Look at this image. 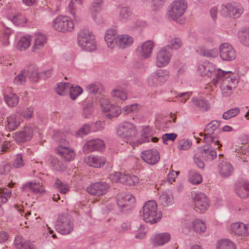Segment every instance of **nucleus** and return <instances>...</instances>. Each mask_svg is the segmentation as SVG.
Segmentation results:
<instances>
[{
  "label": "nucleus",
  "mask_w": 249,
  "mask_h": 249,
  "mask_svg": "<svg viewBox=\"0 0 249 249\" xmlns=\"http://www.w3.org/2000/svg\"><path fill=\"white\" fill-rule=\"evenodd\" d=\"M90 127L89 125L85 124L83 125L75 133V136L78 137H83L89 133Z\"/></svg>",
  "instance_id": "nucleus-61"
},
{
  "label": "nucleus",
  "mask_w": 249,
  "mask_h": 249,
  "mask_svg": "<svg viewBox=\"0 0 249 249\" xmlns=\"http://www.w3.org/2000/svg\"><path fill=\"white\" fill-rule=\"evenodd\" d=\"M22 190L25 192H28L31 191L35 194L41 193L44 192L43 187L39 183L32 182H29L25 184L22 187Z\"/></svg>",
  "instance_id": "nucleus-30"
},
{
  "label": "nucleus",
  "mask_w": 249,
  "mask_h": 249,
  "mask_svg": "<svg viewBox=\"0 0 249 249\" xmlns=\"http://www.w3.org/2000/svg\"><path fill=\"white\" fill-rule=\"evenodd\" d=\"M33 134V128L30 126H26L21 130L15 133L14 139L18 143H23L30 141Z\"/></svg>",
  "instance_id": "nucleus-18"
},
{
  "label": "nucleus",
  "mask_w": 249,
  "mask_h": 249,
  "mask_svg": "<svg viewBox=\"0 0 249 249\" xmlns=\"http://www.w3.org/2000/svg\"><path fill=\"white\" fill-rule=\"evenodd\" d=\"M139 182V178L136 176H131L123 174L121 178V183L128 186H134Z\"/></svg>",
  "instance_id": "nucleus-37"
},
{
  "label": "nucleus",
  "mask_w": 249,
  "mask_h": 249,
  "mask_svg": "<svg viewBox=\"0 0 249 249\" xmlns=\"http://www.w3.org/2000/svg\"><path fill=\"white\" fill-rule=\"evenodd\" d=\"M238 37L243 44L249 46V28L240 31L238 33Z\"/></svg>",
  "instance_id": "nucleus-48"
},
{
  "label": "nucleus",
  "mask_w": 249,
  "mask_h": 249,
  "mask_svg": "<svg viewBox=\"0 0 249 249\" xmlns=\"http://www.w3.org/2000/svg\"><path fill=\"white\" fill-rule=\"evenodd\" d=\"M49 160L50 165L56 171H63L66 168L65 162L56 157L51 156Z\"/></svg>",
  "instance_id": "nucleus-34"
},
{
  "label": "nucleus",
  "mask_w": 249,
  "mask_h": 249,
  "mask_svg": "<svg viewBox=\"0 0 249 249\" xmlns=\"http://www.w3.org/2000/svg\"><path fill=\"white\" fill-rule=\"evenodd\" d=\"M159 201L163 206H168L174 203L173 196L169 192H163L160 196Z\"/></svg>",
  "instance_id": "nucleus-35"
},
{
  "label": "nucleus",
  "mask_w": 249,
  "mask_h": 249,
  "mask_svg": "<svg viewBox=\"0 0 249 249\" xmlns=\"http://www.w3.org/2000/svg\"><path fill=\"white\" fill-rule=\"evenodd\" d=\"M148 130V127H146L143 129V133L142 138V142H148L150 140L154 142H157L159 140L158 138L157 137H151V136L147 134Z\"/></svg>",
  "instance_id": "nucleus-58"
},
{
  "label": "nucleus",
  "mask_w": 249,
  "mask_h": 249,
  "mask_svg": "<svg viewBox=\"0 0 249 249\" xmlns=\"http://www.w3.org/2000/svg\"><path fill=\"white\" fill-rule=\"evenodd\" d=\"M3 96L4 100L8 106L10 107H14L18 104L19 98L18 97L15 93H5L3 95Z\"/></svg>",
  "instance_id": "nucleus-38"
},
{
  "label": "nucleus",
  "mask_w": 249,
  "mask_h": 249,
  "mask_svg": "<svg viewBox=\"0 0 249 249\" xmlns=\"http://www.w3.org/2000/svg\"><path fill=\"white\" fill-rule=\"evenodd\" d=\"M83 91L82 89L79 86L73 87L71 85V87L68 92L70 93V97L72 100H75Z\"/></svg>",
  "instance_id": "nucleus-54"
},
{
  "label": "nucleus",
  "mask_w": 249,
  "mask_h": 249,
  "mask_svg": "<svg viewBox=\"0 0 249 249\" xmlns=\"http://www.w3.org/2000/svg\"><path fill=\"white\" fill-rule=\"evenodd\" d=\"M116 30L110 29L108 30L105 36V40L110 48H113L115 46H118V36H116Z\"/></svg>",
  "instance_id": "nucleus-24"
},
{
  "label": "nucleus",
  "mask_w": 249,
  "mask_h": 249,
  "mask_svg": "<svg viewBox=\"0 0 249 249\" xmlns=\"http://www.w3.org/2000/svg\"><path fill=\"white\" fill-rule=\"evenodd\" d=\"M154 46V43L152 41L147 40L139 46L137 50L142 57L146 59L150 57Z\"/></svg>",
  "instance_id": "nucleus-21"
},
{
  "label": "nucleus",
  "mask_w": 249,
  "mask_h": 249,
  "mask_svg": "<svg viewBox=\"0 0 249 249\" xmlns=\"http://www.w3.org/2000/svg\"><path fill=\"white\" fill-rule=\"evenodd\" d=\"M31 43L29 36H22L17 43V49L20 51H24L29 47Z\"/></svg>",
  "instance_id": "nucleus-44"
},
{
  "label": "nucleus",
  "mask_w": 249,
  "mask_h": 249,
  "mask_svg": "<svg viewBox=\"0 0 249 249\" xmlns=\"http://www.w3.org/2000/svg\"><path fill=\"white\" fill-rule=\"evenodd\" d=\"M207 143L208 144L204 146L203 150L200 151L199 153L203 159L206 160L211 161L217 156L215 149H219L222 145L219 143V141L218 142H215L216 143L214 144L212 142Z\"/></svg>",
  "instance_id": "nucleus-13"
},
{
  "label": "nucleus",
  "mask_w": 249,
  "mask_h": 249,
  "mask_svg": "<svg viewBox=\"0 0 249 249\" xmlns=\"http://www.w3.org/2000/svg\"><path fill=\"white\" fill-rule=\"evenodd\" d=\"M106 116L108 119L117 117L121 112V110L119 106L111 105L109 107V109L106 111Z\"/></svg>",
  "instance_id": "nucleus-47"
},
{
  "label": "nucleus",
  "mask_w": 249,
  "mask_h": 249,
  "mask_svg": "<svg viewBox=\"0 0 249 249\" xmlns=\"http://www.w3.org/2000/svg\"><path fill=\"white\" fill-rule=\"evenodd\" d=\"M225 74L218 82L222 81L220 86V88L223 94L225 96H228L231 93L232 90L235 89L237 83V80L235 76L233 75L231 71Z\"/></svg>",
  "instance_id": "nucleus-5"
},
{
  "label": "nucleus",
  "mask_w": 249,
  "mask_h": 249,
  "mask_svg": "<svg viewBox=\"0 0 249 249\" xmlns=\"http://www.w3.org/2000/svg\"><path fill=\"white\" fill-rule=\"evenodd\" d=\"M118 46L124 49L131 46L133 43V38L127 35H122L118 36Z\"/></svg>",
  "instance_id": "nucleus-33"
},
{
  "label": "nucleus",
  "mask_w": 249,
  "mask_h": 249,
  "mask_svg": "<svg viewBox=\"0 0 249 249\" xmlns=\"http://www.w3.org/2000/svg\"><path fill=\"white\" fill-rule=\"evenodd\" d=\"M182 45V41L179 38H174L171 39L169 42V44L165 46V47H168L169 49L172 50V49L177 50L179 49Z\"/></svg>",
  "instance_id": "nucleus-56"
},
{
  "label": "nucleus",
  "mask_w": 249,
  "mask_h": 249,
  "mask_svg": "<svg viewBox=\"0 0 249 249\" xmlns=\"http://www.w3.org/2000/svg\"><path fill=\"white\" fill-rule=\"evenodd\" d=\"M135 202V198L131 194L121 193L117 196V203L122 213L131 210Z\"/></svg>",
  "instance_id": "nucleus-6"
},
{
  "label": "nucleus",
  "mask_w": 249,
  "mask_h": 249,
  "mask_svg": "<svg viewBox=\"0 0 249 249\" xmlns=\"http://www.w3.org/2000/svg\"><path fill=\"white\" fill-rule=\"evenodd\" d=\"M109 187L108 184L105 182H96L88 187L87 191L91 195L99 196L106 194Z\"/></svg>",
  "instance_id": "nucleus-14"
},
{
  "label": "nucleus",
  "mask_w": 249,
  "mask_h": 249,
  "mask_svg": "<svg viewBox=\"0 0 249 249\" xmlns=\"http://www.w3.org/2000/svg\"><path fill=\"white\" fill-rule=\"evenodd\" d=\"M34 43L32 47L33 52H36L41 49L46 42V36L42 34H39L35 35Z\"/></svg>",
  "instance_id": "nucleus-32"
},
{
  "label": "nucleus",
  "mask_w": 249,
  "mask_h": 249,
  "mask_svg": "<svg viewBox=\"0 0 249 249\" xmlns=\"http://www.w3.org/2000/svg\"><path fill=\"white\" fill-rule=\"evenodd\" d=\"M111 95L114 98L121 100H125L127 99L126 92L119 88L114 89L111 92Z\"/></svg>",
  "instance_id": "nucleus-52"
},
{
  "label": "nucleus",
  "mask_w": 249,
  "mask_h": 249,
  "mask_svg": "<svg viewBox=\"0 0 249 249\" xmlns=\"http://www.w3.org/2000/svg\"><path fill=\"white\" fill-rule=\"evenodd\" d=\"M239 112L240 109L239 108H233L225 112L223 114L222 117L224 119L228 120L236 116L239 113Z\"/></svg>",
  "instance_id": "nucleus-59"
},
{
  "label": "nucleus",
  "mask_w": 249,
  "mask_h": 249,
  "mask_svg": "<svg viewBox=\"0 0 249 249\" xmlns=\"http://www.w3.org/2000/svg\"><path fill=\"white\" fill-rule=\"evenodd\" d=\"M192 227L194 231L198 233L204 232L206 229L205 223L200 219H196L192 221Z\"/></svg>",
  "instance_id": "nucleus-39"
},
{
  "label": "nucleus",
  "mask_w": 249,
  "mask_h": 249,
  "mask_svg": "<svg viewBox=\"0 0 249 249\" xmlns=\"http://www.w3.org/2000/svg\"><path fill=\"white\" fill-rule=\"evenodd\" d=\"M56 152L66 161L71 160L75 157L73 151L66 146H58Z\"/></svg>",
  "instance_id": "nucleus-26"
},
{
  "label": "nucleus",
  "mask_w": 249,
  "mask_h": 249,
  "mask_svg": "<svg viewBox=\"0 0 249 249\" xmlns=\"http://www.w3.org/2000/svg\"><path fill=\"white\" fill-rule=\"evenodd\" d=\"M6 122V127L9 130L12 131L18 127L21 122V119L18 115L13 114L7 117Z\"/></svg>",
  "instance_id": "nucleus-25"
},
{
  "label": "nucleus",
  "mask_w": 249,
  "mask_h": 249,
  "mask_svg": "<svg viewBox=\"0 0 249 249\" xmlns=\"http://www.w3.org/2000/svg\"><path fill=\"white\" fill-rule=\"evenodd\" d=\"M245 224L242 222L232 223L231 226V231L239 235H246Z\"/></svg>",
  "instance_id": "nucleus-41"
},
{
  "label": "nucleus",
  "mask_w": 249,
  "mask_h": 249,
  "mask_svg": "<svg viewBox=\"0 0 249 249\" xmlns=\"http://www.w3.org/2000/svg\"><path fill=\"white\" fill-rule=\"evenodd\" d=\"M169 76L168 71L159 69L149 75L147 82L151 86H161L168 80Z\"/></svg>",
  "instance_id": "nucleus-8"
},
{
  "label": "nucleus",
  "mask_w": 249,
  "mask_h": 249,
  "mask_svg": "<svg viewBox=\"0 0 249 249\" xmlns=\"http://www.w3.org/2000/svg\"><path fill=\"white\" fill-rule=\"evenodd\" d=\"M191 101L193 105L202 111H207L210 109V103L203 97H194Z\"/></svg>",
  "instance_id": "nucleus-27"
},
{
  "label": "nucleus",
  "mask_w": 249,
  "mask_h": 249,
  "mask_svg": "<svg viewBox=\"0 0 249 249\" xmlns=\"http://www.w3.org/2000/svg\"><path fill=\"white\" fill-rule=\"evenodd\" d=\"M117 134L120 137L126 140H133L137 135L136 126L129 122H124L118 126Z\"/></svg>",
  "instance_id": "nucleus-4"
},
{
  "label": "nucleus",
  "mask_w": 249,
  "mask_h": 249,
  "mask_svg": "<svg viewBox=\"0 0 249 249\" xmlns=\"http://www.w3.org/2000/svg\"><path fill=\"white\" fill-rule=\"evenodd\" d=\"M104 142L99 139H92L87 142L83 146L85 153H89L95 150H102L105 148Z\"/></svg>",
  "instance_id": "nucleus-19"
},
{
  "label": "nucleus",
  "mask_w": 249,
  "mask_h": 249,
  "mask_svg": "<svg viewBox=\"0 0 249 249\" xmlns=\"http://www.w3.org/2000/svg\"><path fill=\"white\" fill-rule=\"evenodd\" d=\"M102 6V0H94L91 3L90 7V11L94 20H95L96 15L99 14L101 11Z\"/></svg>",
  "instance_id": "nucleus-40"
},
{
  "label": "nucleus",
  "mask_w": 249,
  "mask_h": 249,
  "mask_svg": "<svg viewBox=\"0 0 249 249\" xmlns=\"http://www.w3.org/2000/svg\"><path fill=\"white\" fill-rule=\"evenodd\" d=\"M14 245L16 249H33L30 242L25 240L20 236H18L15 238Z\"/></svg>",
  "instance_id": "nucleus-36"
},
{
  "label": "nucleus",
  "mask_w": 249,
  "mask_h": 249,
  "mask_svg": "<svg viewBox=\"0 0 249 249\" xmlns=\"http://www.w3.org/2000/svg\"><path fill=\"white\" fill-rule=\"evenodd\" d=\"M55 229L62 234H68L73 229V224L69 216L60 215L58 217L55 224Z\"/></svg>",
  "instance_id": "nucleus-7"
},
{
  "label": "nucleus",
  "mask_w": 249,
  "mask_h": 249,
  "mask_svg": "<svg viewBox=\"0 0 249 249\" xmlns=\"http://www.w3.org/2000/svg\"><path fill=\"white\" fill-rule=\"evenodd\" d=\"M132 17L131 8L127 6H122L119 9L118 19L122 22H126L130 20Z\"/></svg>",
  "instance_id": "nucleus-31"
},
{
  "label": "nucleus",
  "mask_w": 249,
  "mask_h": 249,
  "mask_svg": "<svg viewBox=\"0 0 249 249\" xmlns=\"http://www.w3.org/2000/svg\"><path fill=\"white\" fill-rule=\"evenodd\" d=\"M172 56V51L168 47H163L157 53L156 64L158 68L167 66L170 61Z\"/></svg>",
  "instance_id": "nucleus-12"
},
{
  "label": "nucleus",
  "mask_w": 249,
  "mask_h": 249,
  "mask_svg": "<svg viewBox=\"0 0 249 249\" xmlns=\"http://www.w3.org/2000/svg\"><path fill=\"white\" fill-rule=\"evenodd\" d=\"M194 201L195 207L200 211H205L209 206L208 198L203 193L196 194Z\"/></svg>",
  "instance_id": "nucleus-20"
},
{
  "label": "nucleus",
  "mask_w": 249,
  "mask_h": 249,
  "mask_svg": "<svg viewBox=\"0 0 249 249\" xmlns=\"http://www.w3.org/2000/svg\"><path fill=\"white\" fill-rule=\"evenodd\" d=\"M53 26L55 30L59 32H71L74 28V24L68 17L60 16L54 20Z\"/></svg>",
  "instance_id": "nucleus-10"
},
{
  "label": "nucleus",
  "mask_w": 249,
  "mask_h": 249,
  "mask_svg": "<svg viewBox=\"0 0 249 249\" xmlns=\"http://www.w3.org/2000/svg\"><path fill=\"white\" fill-rule=\"evenodd\" d=\"M71 87L69 83H59L55 88V92L60 95H64L68 92Z\"/></svg>",
  "instance_id": "nucleus-45"
},
{
  "label": "nucleus",
  "mask_w": 249,
  "mask_h": 249,
  "mask_svg": "<svg viewBox=\"0 0 249 249\" xmlns=\"http://www.w3.org/2000/svg\"><path fill=\"white\" fill-rule=\"evenodd\" d=\"M233 171V167L229 162L222 161L218 165L219 174L222 177L227 178L230 176Z\"/></svg>",
  "instance_id": "nucleus-28"
},
{
  "label": "nucleus",
  "mask_w": 249,
  "mask_h": 249,
  "mask_svg": "<svg viewBox=\"0 0 249 249\" xmlns=\"http://www.w3.org/2000/svg\"><path fill=\"white\" fill-rule=\"evenodd\" d=\"M243 12L242 5L237 3H229L222 6L221 13L225 16L239 18Z\"/></svg>",
  "instance_id": "nucleus-11"
},
{
  "label": "nucleus",
  "mask_w": 249,
  "mask_h": 249,
  "mask_svg": "<svg viewBox=\"0 0 249 249\" xmlns=\"http://www.w3.org/2000/svg\"><path fill=\"white\" fill-rule=\"evenodd\" d=\"M220 125V122L217 120H213L208 123L205 128L204 131L207 132V133L204 135V141L205 142H212L213 143H216L215 142H218V140L217 138L212 136V135L214 132V130Z\"/></svg>",
  "instance_id": "nucleus-16"
},
{
  "label": "nucleus",
  "mask_w": 249,
  "mask_h": 249,
  "mask_svg": "<svg viewBox=\"0 0 249 249\" xmlns=\"http://www.w3.org/2000/svg\"><path fill=\"white\" fill-rule=\"evenodd\" d=\"M27 77L32 81L36 82L39 79V73L36 67L34 66H30L27 70Z\"/></svg>",
  "instance_id": "nucleus-46"
},
{
  "label": "nucleus",
  "mask_w": 249,
  "mask_h": 249,
  "mask_svg": "<svg viewBox=\"0 0 249 249\" xmlns=\"http://www.w3.org/2000/svg\"><path fill=\"white\" fill-rule=\"evenodd\" d=\"M235 152L237 153L236 156L242 159L243 157L241 156V153H242L244 154H247L249 153V145L247 144L243 145L240 146L238 149H236Z\"/></svg>",
  "instance_id": "nucleus-64"
},
{
  "label": "nucleus",
  "mask_w": 249,
  "mask_h": 249,
  "mask_svg": "<svg viewBox=\"0 0 249 249\" xmlns=\"http://www.w3.org/2000/svg\"><path fill=\"white\" fill-rule=\"evenodd\" d=\"M54 187L57 191L62 194H66L69 190V186L68 184L62 182L57 178L55 179Z\"/></svg>",
  "instance_id": "nucleus-49"
},
{
  "label": "nucleus",
  "mask_w": 249,
  "mask_h": 249,
  "mask_svg": "<svg viewBox=\"0 0 249 249\" xmlns=\"http://www.w3.org/2000/svg\"><path fill=\"white\" fill-rule=\"evenodd\" d=\"M219 53L224 61H232L236 58V52L232 46L227 43L222 44L219 47Z\"/></svg>",
  "instance_id": "nucleus-15"
},
{
  "label": "nucleus",
  "mask_w": 249,
  "mask_h": 249,
  "mask_svg": "<svg viewBox=\"0 0 249 249\" xmlns=\"http://www.w3.org/2000/svg\"><path fill=\"white\" fill-rule=\"evenodd\" d=\"M203 76L213 77L212 83L215 86L218 81L225 76V74L229 73V71H223L220 69H216L214 65L211 63H205L199 67Z\"/></svg>",
  "instance_id": "nucleus-3"
},
{
  "label": "nucleus",
  "mask_w": 249,
  "mask_h": 249,
  "mask_svg": "<svg viewBox=\"0 0 249 249\" xmlns=\"http://www.w3.org/2000/svg\"><path fill=\"white\" fill-rule=\"evenodd\" d=\"M86 162L90 166L99 168L105 164L106 160L104 157L91 155L86 160Z\"/></svg>",
  "instance_id": "nucleus-29"
},
{
  "label": "nucleus",
  "mask_w": 249,
  "mask_h": 249,
  "mask_svg": "<svg viewBox=\"0 0 249 249\" xmlns=\"http://www.w3.org/2000/svg\"><path fill=\"white\" fill-rule=\"evenodd\" d=\"M199 53L201 55L208 58H215L218 54V51L215 48L208 49L202 47L199 49Z\"/></svg>",
  "instance_id": "nucleus-42"
},
{
  "label": "nucleus",
  "mask_w": 249,
  "mask_h": 249,
  "mask_svg": "<svg viewBox=\"0 0 249 249\" xmlns=\"http://www.w3.org/2000/svg\"><path fill=\"white\" fill-rule=\"evenodd\" d=\"M26 160L21 154L16 155L13 162L12 166L15 168L19 169L23 167L26 164Z\"/></svg>",
  "instance_id": "nucleus-43"
},
{
  "label": "nucleus",
  "mask_w": 249,
  "mask_h": 249,
  "mask_svg": "<svg viewBox=\"0 0 249 249\" xmlns=\"http://www.w3.org/2000/svg\"><path fill=\"white\" fill-rule=\"evenodd\" d=\"M187 4L184 0H177L173 1L170 5L169 17L174 20H177L184 13Z\"/></svg>",
  "instance_id": "nucleus-9"
},
{
  "label": "nucleus",
  "mask_w": 249,
  "mask_h": 249,
  "mask_svg": "<svg viewBox=\"0 0 249 249\" xmlns=\"http://www.w3.org/2000/svg\"><path fill=\"white\" fill-rule=\"evenodd\" d=\"M77 42L83 50L92 52L96 49L97 44L95 36L88 29H81L78 34Z\"/></svg>",
  "instance_id": "nucleus-1"
},
{
  "label": "nucleus",
  "mask_w": 249,
  "mask_h": 249,
  "mask_svg": "<svg viewBox=\"0 0 249 249\" xmlns=\"http://www.w3.org/2000/svg\"><path fill=\"white\" fill-rule=\"evenodd\" d=\"M235 193L241 198H245L249 196V183L247 181L241 180L235 185Z\"/></svg>",
  "instance_id": "nucleus-22"
},
{
  "label": "nucleus",
  "mask_w": 249,
  "mask_h": 249,
  "mask_svg": "<svg viewBox=\"0 0 249 249\" xmlns=\"http://www.w3.org/2000/svg\"><path fill=\"white\" fill-rule=\"evenodd\" d=\"M170 239V235L167 233L156 234L151 238L152 245L154 247L162 246L167 243Z\"/></svg>",
  "instance_id": "nucleus-23"
},
{
  "label": "nucleus",
  "mask_w": 249,
  "mask_h": 249,
  "mask_svg": "<svg viewBox=\"0 0 249 249\" xmlns=\"http://www.w3.org/2000/svg\"><path fill=\"white\" fill-rule=\"evenodd\" d=\"M141 216L146 223L154 224L160 218L161 215L157 213V204L155 201L149 200L146 202L142 210L140 211Z\"/></svg>",
  "instance_id": "nucleus-2"
},
{
  "label": "nucleus",
  "mask_w": 249,
  "mask_h": 249,
  "mask_svg": "<svg viewBox=\"0 0 249 249\" xmlns=\"http://www.w3.org/2000/svg\"><path fill=\"white\" fill-rule=\"evenodd\" d=\"M217 249H235L233 243L226 239H222L217 242Z\"/></svg>",
  "instance_id": "nucleus-50"
},
{
  "label": "nucleus",
  "mask_w": 249,
  "mask_h": 249,
  "mask_svg": "<svg viewBox=\"0 0 249 249\" xmlns=\"http://www.w3.org/2000/svg\"><path fill=\"white\" fill-rule=\"evenodd\" d=\"M178 135L176 133H165L162 135V140L163 143L167 144L168 141H174L177 137Z\"/></svg>",
  "instance_id": "nucleus-63"
},
{
  "label": "nucleus",
  "mask_w": 249,
  "mask_h": 249,
  "mask_svg": "<svg viewBox=\"0 0 249 249\" xmlns=\"http://www.w3.org/2000/svg\"><path fill=\"white\" fill-rule=\"evenodd\" d=\"M141 156L144 162L150 165L156 164L160 159L159 152L154 149L142 151Z\"/></svg>",
  "instance_id": "nucleus-17"
},
{
  "label": "nucleus",
  "mask_w": 249,
  "mask_h": 249,
  "mask_svg": "<svg viewBox=\"0 0 249 249\" xmlns=\"http://www.w3.org/2000/svg\"><path fill=\"white\" fill-rule=\"evenodd\" d=\"M102 86L99 82H95L90 84L86 87V90L89 93L95 94L101 89Z\"/></svg>",
  "instance_id": "nucleus-55"
},
{
  "label": "nucleus",
  "mask_w": 249,
  "mask_h": 249,
  "mask_svg": "<svg viewBox=\"0 0 249 249\" xmlns=\"http://www.w3.org/2000/svg\"><path fill=\"white\" fill-rule=\"evenodd\" d=\"M189 180L193 184H198L201 183L202 178L199 174L194 171H191L189 173Z\"/></svg>",
  "instance_id": "nucleus-53"
},
{
  "label": "nucleus",
  "mask_w": 249,
  "mask_h": 249,
  "mask_svg": "<svg viewBox=\"0 0 249 249\" xmlns=\"http://www.w3.org/2000/svg\"><path fill=\"white\" fill-rule=\"evenodd\" d=\"M27 72L26 70H22L14 79L13 82L17 85H21L25 83L26 81Z\"/></svg>",
  "instance_id": "nucleus-51"
},
{
  "label": "nucleus",
  "mask_w": 249,
  "mask_h": 249,
  "mask_svg": "<svg viewBox=\"0 0 249 249\" xmlns=\"http://www.w3.org/2000/svg\"><path fill=\"white\" fill-rule=\"evenodd\" d=\"M141 106L138 104H134L126 106L123 108V111L124 112L125 114H127L130 113H136L138 112Z\"/></svg>",
  "instance_id": "nucleus-57"
},
{
  "label": "nucleus",
  "mask_w": 249,
  "mask_h": 249,
  "mask_svg": "<svg viewBox=\"0 0 249 249\" xmlns=\"http://www.w3.org/2000/svg\"><path fill=\"white\" fill-rule=\"evenodd\" d=\"M12 21L14 24L20 25L25 22V18L21 14H18L13 17Z\"/></svg>",
  "instance_id": "nucleus-62"
},
{
  "label": "nucleus",
  "mask_w": 249,
  "mask_h": 249,
  "mask_svg": "<svg viewBox=\"0 0 249 249\" xmlns=\"http://www.w3.org/2000/svg\"><path fill=\"white\" fill-rule=\"evenodd\" d=\"M192 144L191 141L181 139L178 142V148L180 150H187L191 147Z\"/></svg>",
  "instance_id": "nucleus-60"
}]
</instances>
